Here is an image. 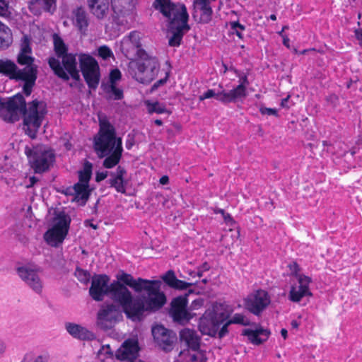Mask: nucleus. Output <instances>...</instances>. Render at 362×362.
Returning <instances> with one entry per match:
<instances>
[{
  "label": "nucleus",
  "instance_id": "0e129e2a",
  "mask_svg": "<svg viewBox=\"0 0 362 362\" xmlns=\"http://www.w3.org/2000/svg\"><path fill=\"white\" fill-rule=\"evenodd\" d=\"M168 76H169V74L168 73H166L165 74V78H161L158 81H157L151 87V92H153L155 91L156 90H157L158 88V87H160V86H163L168 81Z\"/></svg>",
  "mask_w": 362,
  "mask_h": 362
},
{
  "label": "nucleus",
  "instance_id": "09e8293b",
  "mask_svg": "<svg viewBox=\"0 0 362 362\" xmlns=\"http://www.w3.org/2000/svg\"><path fill=\"white\" fill-rule=\"evenodd\" d=\"M163 281L170 288H173L177 278L172 270L168 271L162 277Z\"/></svg>",
  "mask_w": 362,
  "mask_h": 362
},
{
  "label": "nucleus",
  "instance_id": "ddd939ff",
  "mask_svg": "<svg viewBox=\"0 0 362 362\" xmlns=\"http://www.w3.org/2000/svg\"><path fill=\"white\" fill-rule=\"evenodd\" d=\"M120 50L129 59H140L146 56L147 52L142 49L141 33L134 30L124 36L120 42Z\"/></svg>",
  "mask_w": 362,
  "mask_h": 362
},
{
  "label": "nucleus",
  "instance_id": "6e6d98bb",
  "mask_svg": "<svg viewBox=\"0 0 362 362\" xmlns=\"http://www.w3.org/2000/svg\"><path fill=\"white\" fill-rule=\"evenodd\" d=\"M10 13L8 2L5 0H0V16L7 17Z\"/></svg>",
  "mask_w": 362,
  "mask_h": 362
},
{
  "label": "nucleus",
  "instance_id": "f03ea898",
  "mask_svg": "<svg viewBox=\"0 0 362 362\" xmlns=\"http://www.w3.org/2000/svg\"><path fill=\"white\" fill-rule=\"evenodd\" d=\"M99 131L94 137L93 146L99 158H105L117 148L120 137L116 136L115 127L107 118L99 119Z\"/></svg>",
  "mask_w": 362,
  "mask_h": 362
},
{
  "label": "nucleus",
  "instance_id": "3c124183",
  "mask_svg": "<svg viewBox=\"0 0 362 362\" xmlns=\"http://www.w3.org/2000/svg\"><path fill=\"white\" fill-rule=\"evenodd\" d=\"M228 91L223 90L218 93H216L215 91L212 89H209L206 92H204L202 95L199 96V100L202 101L205 99L215 98L216 100L221 101V100L218 98V96L220 95H222L223 93H227Z\"/></svg>",
  "mask_w": 362,
  "mask_h": 362
},
{
  "label": "nucleus",
  "instance_id": "7ed1b4c3",
  "mask_svg": "<svg viewBox=\"0 0 362 362\" xmlns=\"http://www.w3.org/2000/svg\"><path fill=\"white\" fill-rule=\"evenodd\" d=\"M47 113V104L42 100H34L26 104L23 111V125L26 134L32 139L36 137L42 121Z\"/></svg>",
  "mask_w": 362,
  "mask_h": 362
},
{
  "label": "nucleus",
  "instance_id": "39448f33",
  "mask_svg": "<svg viewBox=\"0 0 362 362\" xmlns=\"http://www.w3.org/2000/svg\"><path fill=\"white\" fill-rule=\"evenodd\" d=\"M25 154L28 158L31 168L36 173L48 170L55 159L54 152L43 145L26 146Z\"/></svg>",
  "mask_w": 362,
  "mask_h": 362
},
{
  "label": "nucleus",
  "instance_id": "393cba45",
  "mask_svg": "<svg viewBox=\"0 0 362 362\" xmlns=\"http://www.w3.org/2000/svg\"><path fill=\"white\" fill-rule=\"evenodd\" d=\"M217 0H194L193 1V16L196 18L199 16V22L208 23L212 19L213 4Z\"/></svg>",
  "mask_w": 362,
  "mask_h": 362
},
{
  "label": "nucleus",
  "instance_id": "4be33fe9",
  "mask_svg": "<svg viewBox=\"0 0 362 362\" xmlns=\"http://www.w3.org/2000/svg\"><path fill=\"white\" fill-rule=\"evenodd\" d=\"M222 322L216 313L206 312L199 320V329L203 334L216 337Z\"/></svg>",
  "mask_w": 362,
  "mask_h": 362
},
{
  "label": "nucleus",
  "instance_id": "1a4fd4ad",
  "mask_svg": "<svg viewBox=\"0 0 362 362\" xmlns=\"http://www.w3.org/2000/svg\"><path fill=\"white\" fill-rule=\"evenodd\" d=\"M152 8L166 18L170 29L177 20L189 18L187 8L182 3H175L171 0H154Z\"/></svg>",
  "mask_w": 362,
  "mask_h": 362
},
{
  "label": "nucleus",
  "instance_id": "f3484780",
  "mask_svg": "<svg viewBox=\"0 0 362 362\" xmlns=\"http://www.w3.org/2000/svg\"><path fill=\"white\" fill-rule=\"evenodd\" d=\"M269 293L259 289L247 296L245 299V308L255 315H259L270 304Z\"/></svg>",
  "mask_w": 362,
  "mask_h": 362
},
{
  "label": "nucleus",
  "instance_id": "58836bf2",
  "mask_svg": "<svg viewBox=\"0 0 362 362\" xmlns=\"http://www.w3.org/2000/svg\"><path fill=\"white\" fill-rule=\"evenodd\" d=\"M37 78V74H33L32 71H30L28 74H20L15 81L24 82L23 90L24 93L28 96L31 94L32 89L35 84Z\"/></svg>",
  "mask_w": 362,
  "mask_h": 362
},
{
  "label": "nucleus",
  "instance_id": "603ef678",
  "mask_svg": "<svg viewBox=\"0 0 362 362\" xmlns=\"http://www.w3.org/2000/svg\"><path fill=\"white\" fill-rule=\"evenodd\" d=\"M98 356L101 361H104L105 358L110 357L112 355L111 349L109 345L102 346L98 350Z\"/></svg>",
  "mask_w": 362,
  "mask_h": 362
},
{
  "label": "nucleus",
  "instance_id": "dca6fc26",
  "mask_svg": "<svg viewBox=\"0 0 362 362\" xmlns=\"http://www.w3.org/2000/svg\"><path fill=\"white\" fill-rule=\"evenodd\" d=\"M16 61L19 65L25 66L23 69L18 68L20 74H28L30 71L33 74L38 73V66L35 64V58L32 56L30 41L26 36L23 37Z\"/></svg>",
  "mask_w": 362,
  "mask_h": 362
},
{
  "label": "nucleus",
  "instance_id": "338daca9",
  "mask_svg": "<svg viewBox=\"0 0 362 362\" xmlns=\"http://www.w3.org/2000/svg\"><path fill=\"white\" fill-rule=\"evenodd\" d=\"M202 305H203V300H200V299H197V300H194L192 301V303L191 304V306H190V308H189V309L190 310H191L198 309Z\"/></svg>",
  "mask_w": 362,
  "mask_h": 362
},
{
  "label": "nucleus",
  "instance_id": "f8f14e48",
  "mask_svg": "<svg viewBox=\"0 0 362 362\" xmlns=\"http://www.w3.org/2000/svg\"><path fill=\"white\" fill-rule=\"evenodd\" d=\"M79 64L84 79L90 88L95 89L100 82V68L97 61L86 54H80Z\"/></svg>",
  "mask_w": 362,
  "mask_h": 362
},
{
  "label": "nucleus",
  "instance_id": "4d7b16f0",
  "mask_svg": "<svg viewBox=\"0 0 362 362\" xmlns=\"http://www.w3.org/2000/svg\"><path fill=\"white\" fill-rule=\"evenodd\" d=\"M175 285L173 286V288L178 289V290H185L190 287L193 284L192 283H187L186 281L177 279L176 282H175Z\"/></svg>",
  "mask_w": 362,
  "mask_h": 362
},
{
  "label": "nucleus",
  "instance_id": "f257e3e1",
  "mask_svg": "<svg viewBox=\"0 0 362 362\" xmlns=\"http://www.w3.org/2000/svg\"><path fill=\"white\" fill-rule=\"evenodd\" d=\"M107 296L115 303H118L122 308L127 317L132 320L143 310L141 300L133 299L131 291L119 281H113L110 283Z\"/></svg>",
  "mask_w": 362,
  "mask_h": 362
},
{
  "label": "nucleus",
  "instance_id": "8fccbe9b",
  "mask_svg": "<svg viewBox=\"0 0 362 362\" xmlns=\"http://www.w3.org/2000/svg\"><path fill=\"white\" fill-rule=\"evenodd\" d=\"M230 25L233 33L235 34L240 39H243L242 32L245 30V26L240 24L238 21L230 22Z\"/></svg>",
  "mask_w": 362,
  "mask_h": 362
},
{
  "label": "nucleus",
  "instance_id": "052dcab7",
  "mask_svg": "<svg viewBox=\"0 0 362 362\" xmlns=\"http://www.w3.org/2000/svg\"><path fill=\"white\" fill-rule=\"evenodd\" d=\"M259 112L263 115H274L278 116L277 110L274 108H269L266 107H260Z\"/></svg>",
  "mask_w": 362,
  "mask_h": 362
},
{
  "label": "nucleus",
  "instance_id": "bf43d9fd",
  "mask_svg": "<svg viewBox=\"0 0 362 362\" xmlns=\"http://www.w3.org/2000/svg\"><path fill=\"white\" fill-rule=\"evenodd\" d=\"M40 180L35 176H31L28 178V182H25V187L27 189L34 188L39 185Z\"/></svg>",
  "mask_w": 362,
  "mask_h": 362
},
{
  "label": "nucleus",
  "instance_id": "c85d7f7f",
  "mask_svg": "<svg viewBox=\"0 0 362 362\" xmlns=\"http://www.w3.org/2000/svg\"><path fill=\"white\" fill-rule=\"evenodd\" d=\"M115 281H119L124 286H129L138 293L143 291L144 286L150 283L148 279H144L142 278H138L137 279H135L131 274L125 273L123 271L117 275V280Z\"/></svg>",
  "mask_w": 362,
  "mask_h": 362
},
{
  "label": "nucleus",
  "instance_id": "0eeeda50",
  "mask_svg": "<svg viewBox=\"0 0 362 362\" xmlns=\"http://www.w3.org/2000/svg\"><path fill=\"white\" fill-rule=\"evenodd\" d=\"M159 70V62L156 57L146 56L141 57L136 62L134 68L131 67L130 74L138 82L148 83L157 76Z\"/></svg>",
  "mask_w": 362,
  "mask_h": 362
},
{
  "label": "nucleus",
  "instance_id": "a211bd4d",
  "mask_svg": "<svg viewBox=\"0 0 362 362\" xmlns=\"http://www.w3.org/2000/svg\"><path fill=\"white\" fill-rule=\"evenodd\" d=\"M235 73L239 78V84L233 89L223 93L218 96L221 102L223 103H235L239 99H242L247 95V87L249 86L250 82L247 76L243 72L235 70Z\"/></svg>",
  "mask_w": 362,
  "mask_h": 362
},
{
  "label": "nucleus",
  "instance_id": "4c0bfd02",
  "mask_svg": "<svg viewBox=\"0 0 362 362\" xmlns=\"http://www.w3.org/2000/svg\"><path fill=\"white\" fill-rule=\"evenodd\" d=\"M89 185L78 182L74 184L70 190H74V200L84 205L90 195Z\"/></svg>",
  "mask_w": 362,
  "mask_h": 362
},
{
  "label": "nucleus",
  "instance_id": "72a5a7b5",
  "mask_svg": "<svg viewBox=\"0 0 362 362\" xmlns=\"http://www.w3.org/2000/svg\"><path fill=\"white\" fill-rule=\"evenodd\" d=\"M180 340L186 344L188 348L193 351H197L200 347V337L197 333L188 328H185L180 332Z\"/></svg>",
  "mask_w": 362,
  "mask_h": 362
},
{
  "label": "nucleus",
  "instance_id": "a18cd8bd",
  "mask_svg": "<svg viewBox=\"0 0 362 362\" xmlns=\"http://www.w3.org/2000/svg\"><path fill=\"white\" fill-rule=\"evenodd\" d=\"M228 324H235L243 326L250 325V320L243 313H235L228 320Z\"/></svg>",
  "mask_w": 362,
  "mask_h": 362
},
{
  "label": "nucleus",
  "instance_id": "4468645a",
  "mask_svg": "<svg viewBox=\"0 0 362 362\" xmlns=\"http://www.w3.org/2000/svg\"><path fill=\"white\" fill-rule=\"evenodd\" d=\"M40 269L34 266L25 265L16 268L20 279L35 293L40 295L44 288V282L40 276Z\"/></svg>",
  "mask_w": 362,
  "mask_h": 362
},
{
  "label": "nucleus",
  "instance_id": "2eb2a0df",
  "mask_svg": "<svg viewBox=\"0 0 362 362\" xmlns=\"http://www.w3.org/2000/svg\"><path fill=\"white\" fill-rule=\"evenodd\" d=\"M187 305V296H177L171 300L169 315L174 322L185 325L193 318L194 315L191 313Z\"/></svg>",
  "mask_w": 362,
  "mask_h": 362
},
{
  "label": "nucleus",
  "instance_id": "cd10ccee",
  "mask_svg": "<svg viewBox=\"0 0 362 362\" xmlns=\"http://www.w3.org/2000/svg\"><path fill=\"white\" fill-rule=\"evenodd\" d=\"M28 7L34 15H40L42 11L53 14L57 8V0H30Z\"/></svg>",
  "mask_w": 362,
  "mask_h": 362
},
{
  "label": "nucleus",
  "instance_id": "9b49d317",
  "mask_svg": "<svg viewBox=\"0 0 362 362\" xmlns=\"http://www.w3.org/2000/svg\"><path fill=\"white\" fill-rule=\"evenodd\" d=\"M79 64L84 79L90 88L95 89L100 82V68L97 61L86 54H80Z\"/></svg>",
  "mask_w": 362,
  "mask_h": 362
},
{
  "label": "nucleus",
  "instance_id": "5fc2aeb1",
  "mask_svg": "<svg viewBox=\"0 0 362 362\" xmlns=\"http://www.w3.org/2000/svg\"><path fill=\"white\" fill-rule=\"evenodd\" d=\"M98 55L103 59H107L113 55L112 50L107 46H101L98 48Z\"/></svg>",
  "mask_w": 362,
  "mask_h": 362
},
{
  "label": "nucleus",
  "instance_id": "c756f323",
  "mask_svg": "<svg viewBox=\"0 0 362 362\" xmlns=\"http://www.w3.org/2000/svg\"><path fill=\"white\" fill-rule=\"evenodd\" d=\"M189 18L185 19H179L177 22L172 25V28L175 27V31L172 37L169 40V45L172 47L180 46L185 33L189 30L190 27L188 25Z\"/></svg>",
  "mask_w": 362,
  "mask_h": 362
},
{
  "label": "nucleus",
  "instance_id": "7c9ffc66",
  "mask_svg": "<svg viewBox=\"0 0 362 362\" xmlns=\"http://www.w3.org/2000/svg\"><path fill=\"white\" fill-rule=\"evenodd\" d=\"M65 328L71 336L80 340H93L95 338L93 332L78 324L66 322Z\"/></svg>",
  "mask_w": 362,
  "mask_h": 362
},
{
  "label": "nucleus",
  "instance_id": "aec40b11",
  "mask_svg": "<svg viewBox=\"0 0 362 362\" xmlns=\"http://www.w3.org/2000/svg\"><path fill=\"white\" fill-rule=\"evenodd\" d=\"M122 317L119 305L113 303L103 305L98 313V324L103 329L111 328Z\"/></svg>",
  "mask_w": 362,
  "mask_h": 362
},
{
  "label": "nucleus",
  "instance_id": "473e14b6",
  "mask_svg": "<svg viewBox=\"0 0 362 362\" xmlns=\"http://www.w3.org/2000/svg\"><path fill=\"white\" fill-rule=\"evenodd\" d=\"M270 332L262 327H258L255 329H245L242 334L247 337L248 340L253 344L259 345L267 341L269 338Z\"/></svg>",
  "mask_w": 362,
  "mask_h": 362
},
{
  "label": "nucleus",
  "instance_id": "79ce46f5",
  "mask_svg": "<svg viewBox=\"0 0 362 362\" xmlns=\"http://www.w3.org/2000/svg\"><path fill=\"white\" fill-rule=\"evenodd\" d=\"M11 42V30L0 21V47H8Z\"/></svg>",
  "mask_w": 362,
  "mask_h": 362
},
{
  "label": "nucleus",
  "instance_id": "680f3d73",
  "mask_svg": "<svg viewBox=\"0 0 362 362\" xmlns=\"http://www.w3.org/2000/svg\"><path fill=\"white\" fill-rule=\"evenodd\" d=\"M211 267L208 262H205L199 267H197V276L202 277L204 272H207L210 269Z\"/></svg>",
  "mask_w": 362,
  "mask_h": 362
},
{
  "label": "nucleus",
  "instance_id": "37998d69",
  "mask_svg": "<svg viewBox=\"0 0 362 362\" xmlns=\"http://www.w3.org/2000/svg\"><path fill=\"white\" fill-rule=\"evenodd\" d=\"M93 165L89 161H86L83 169L78 172V182L89 185L92 175Z\"/></svg>",
  "mask_w": 362,
  "mask_h": 362
},
{
  "label": "nucleus",
  "instance_id": "c9c22d12",
  "mask_svg": "<svg viewBox=\"0 0 362 362\" xmlns=\"http://www.w3.org/2000/svg\"><path fill=\"white\" fill-rule=\"evenodd\" d=\"M0 74L8 77L9 79L16 80L20 73L16 63L8 59H0Z\"/></svg>",
  "mask_w": 362,
  "mask_h": 362
},
{
  "label": "nucleus",
  "instance_id": "13d9d810",
  "mask_svg": "<svg viewBox=\"0 0 362 362\" xmlns=\"http://www.w3.org/2000/svg\"><path fill=\"white\" fill-rule=\"evenodd\" d=\"M288 268H289V271L291 272V275L296 276L297 278V279H298V276L301 275L300 274H299V272H300L299 265L296 262H293L288 264Z\"/></svg>",
  "mask_w": 362,
  "mask_h": 362
},
{
  "label": "nucleus",
  "instance_id": "9d476101",
  "mask_svg": "<svg viewBox=\"0 0 362 362\" xmlns=\"http://www.w3.org/2000/svg\"><path fill=\"white\" fill-rule=\"evenodd\" d=\"M25 107V100L20 93L0 100V117L7 122H15L19 120Z\"/></svg>",
  "mask_w": 362,
  "mask_h": 362
},
{
  "label": "nucleus",
  "instance_id": "f704fd0d",
  "mask_svg": "<svg viewBox=\"0 0 362 362\" xmlns=\"http://www.w3.org/2000/svg\"><path fill=\"white\" fill-rule=\"evenodd\" d=\"M125 174V169L119 165L115 173H111L110 175L112 177L108 180L110 187H114L117 192L122 194L126 192V182L124 180Z\"/></svg>",
  "mask_w": 362,
  "mask_h": 362
},
{
  "label": "nucleus",
  "instance_id": "a878e982",
  "mask_svg": "<svg viewBox=\"0 0 362 362\" xmlns=\"http://www.w3.org/2000/svg\"><path fill=\"white\" fill-rule=\"evenodd\" d=\"M139 344L137 340L129 339L125 340L116 352V357L120 361H132L139 356Z\"/></svg>",
  "mask_w": 362,
  "mask_h": 362
},
{
  "label": "nucleus",
  "instance_id": "412c9836",
  "mask_svg": "<svg viewBox=\"0 0 362 362\" xmlns=\"http://www.w3.org/2000/svg\"><path fill=\"white\" fill-rule=\"evenodd\" d=\"M110 287V277L106 274L95 275L93 277L89 289L90 296L96 301H101L107 296Z\"/></svg>",
  "mask_w": 362,
  "mask_h": 362
},
{
  "label": "nucleus",
  "instance_id": "864d4df0",
  "mask_svg": "<svg viewBox=\"0 0 362 362\" xmlns=\"http://www.w3.org/2000/svg\"><path fill=\"white\" fill-rule=\"evenodd\" d=\"M122 74L118 69H112L109 76V83L107 84H115L121 79Z\"/></svg>",
  "mask_w": 362,
  "mask_h": 362
},
{
  "label": "nucleus",
  "instance_id": "c03bdc74",
  "mask_svg": "<svg viewBox=\"0 0 362 362\" xmlns=\"http://www.w3.org/2000/svg\"><path fill=\"white\" fill-rule=\"evenodd\" d=\"M146 105L149 113H157V114H163L165 112H168L165 105L163 103L156 102H150L146 101Z\"/></svg>",
  "mask_w": 362,
  "mask_h": 362
},
{
  "label": "nucleus",
  "instance_id": "ea45409f",
  "mask_svg": "<svg viewBox=\"0 0 362 362\" xmlns=\"http://www.w3.org/2000/svg\"><path fill=\"white\" fill-rule=\"evenodd\" d=\"M102 88L108 100H119L124 97L122 89L117 88L115 84H102Z\"/></svg>",
  "mask_w": 362,
  "mask_h": 362
},
{
  "label": "nucleus",
  "instance_id": "2f4dec72",
  "mask_svg": "<svg viewBox=\"0 0 362 362\" xmlns=\"http://www.w3.org/2000/svg\"><path fill=\"white\" fill-rule=\"evenodd\" d=\"M90 13L98 19L105 18L109 11L110 0H87Z\"/></svg>",
  "mask_w": 362,
  "mask_h": 362
},
{
  "label": "nucleus",
  "instance_id": "bb28decb",
  "mask_svg": "<svg viewBox=\"0 0 362 362\" xmlns=\"http://www.w3.org/2000/svg\"><path fill=\"white\" fill-rule=\"evenodd\" d=\"M71 14L72 24L81 34L86 35L89 25V18L85 8L82 6L76 7L72 11Z\"/></svg>",
  "mask_w": 362,
  "mask_h": 362
},
{
  "label": "nucleus",
  "instance_id": "6ab92c4d",
  "mask_svg": "<svg viewBox=\"0 0 362 362\" xmlns=\"http://www.w3.org/2000/svg\"><path fill=\"white\" fill-rule=\"evenodd\" d=\"M134 6V0H120L118 8L112 5L113 23L118 26H127L133 17Z\"/></svg>",
  "mask_w": 362,
  "mask_h": 362
},
{
  "label": "nucleus",
  "instance_id": "774afa93",
  "mask_svg": "<svg viewBox=\"0 0 362 362\" xmlns=\"http://www.w3.org/2000/svg\"><path fill=\"white\" fill-rule=\"evenodd\" d=\"M107 175L108 173L107 171L97 173L95 176L96 182H100L105 180L107 177Z\"/></svg>",
  "mask_w": 362,
  "mask_h": 362
},
{
  "label": "nucleus",
  "instance_id": "6e6552de",
  "mask_svg": "<svg viewBox=\"0 0 362 362\" xmlns=\"http://www.w3.org/2000/svg\"><path fill=\"white\" fill-rule=\"evenodd\" d=\"M71 223L70 216L64 211L58 213L53 221V226L44 234L46 243L52 247L62 243L68 234Z\"/></svg>",
  "mask_w": 362,
  "mask_h": 362
},
{
  "label": "nucleus",
  "instance_id": "e2e57ef3",
  "mask_svg": "<svg viewBox=\"0 0 362 362\" xmlns=\"http://www.w3.org/2000/svg\"><path fill=\"white\" fill-rule=\"evenodd\" d=\"M230 325V324H228V320H227L222 326V327L218 329V333L216 335H218V338L221 339L223 337H225L228 333V327Z\"/></svg>",
  "mask_w": 362,
  "mask_h": 362
},
{
  "label": "nucleus",
  "instance_id": "5701e85b",
  "mask_svg": "<svg viewBox=\"0 0 362 362\" xmlns=\"http://www.w3.org/2000/svg\"><path fill=\"white\" fill-rule=\"evenodd\" d=\"M152 334L158 345L164 351H169L176 339L175 334L163 325H156L152 328Z\"/></svg>",
  "mask_w": 362,
  "mask_h": 362
},
{
  "label": "nucleus",
  "instance_id": "a19ab883",
  "mask_svg": "<svg viewBox=\"0 0 362 362\" xmlns=\"http://www.w3.org/2000/svg\"><path fill=\"white\" fill-rule=\"evenodd\" d=\"M53 45L54 51L56 55V58H59L67 54L69 47L68 45L64 42V40L57 33L53 34Z\"/></svg>",
  "mask_w": 362,
  "mask_h": 362
},
{
  "label": "nucleus",
  "instance_id": "de8ad7c7",
  "mask_svg": "<svg viewBox=\"0 0 362 362\" xmlns=\"http://www.w3.org/2000/svg\"><path fill=\"white\" fill-rule=\"evenodd\" d=\"M74 275L77 278V279L82 284H87L90 281V273L88 271L84 270L80 267L76 268Z\"/></svg>",
  "mask_w": 362,
  "mask_h": 362
},
{
  "label": "nucleus",
  "instance_id": "423d86ee",
  "mask_svg": "<svg viewBox=\"0 0 362 362\" xmlns=\"http://www.w3.org/2000/svg\"><path fill=\"white\" fill-rule=\"evenodd\" d=\"M47 62L54 74L64 81H68L70 77L75 80L79 78L76 54L69 53L59 58L50 57Z\"/></svg>",
  "mask_w": 362,
  "mask_h": 362
},
{
  "label": "nucleus",
  "instance_id": "b1692460",
  "mask_svg": "<svg viewBox=\"0 0 362 362\" xmlns=\"http://www.w3.org/2000/svg\"><path fill=\"white\" fill-rule=\"evenodd\" d=\"M311 279L305 275L298 276V285H293L288 294V299L295 303L299 302L303 297L311 296L313 294L310 291Z\"/></svg>",
  "mask_w": 362,
  "mask_h": 362
},
{
  "label": "nucleus",
  "instance_id": "e433bc0d",
  "mask_svg": "<svg viewBox=\"0 0 362 362\" xmlns=\"http://www.w3.org/2000/svg\"><path fill=\"white\" fill-rule=\"evenodd\" d=\"M122 139H119L117 146L115 151H112L110 154L105 156V158L103 163V166L106 168H112L116 166L122 158Z\"/></svg>",
  "mask_w": 362,
  "mask_h": 362
},
{
  "label": "nucleus",
  "instance_id": "49530a36",
  "mask_svg": "<svg viewBox=\"0 0 362 362\" xmlns=\"http://www.w3.org/2000/svg\"><path fill=\"white\" fill-rule=\"evenodd\" d=\"M49 357L46 354H27L21 362H48Z\"/></svg>",
  "mask_w": 362,
  "mask_h": 362
},
{
  "label": "nucleus",
  "instance_id": "20e7f679",
  "mask_svg": "<svg viewBox=\"0 0 362 362\" xmlns=\"http://www.w3.org/2000/svg\"><path fill=\"white\" fill-rule=\"evenodd\" d=\"M150 283L143 287L147 296H144L141 300L143 310L136 317H132L134 321H139L142 319L145 311L156 312L160 310L166 303V296L160 291V281L158 280H148Z\"/></svg>",
  "mask_w": 362,
  "mask_h": 362
},
{
  "label": "nucleus",
  "instance_id": "69168bd1",
  "mask_svg": "<svg viewBox=\"0 0 362 362\" xmlns=\"http://www.w3.org/2000/svg\"><path fill=\"white\" fill-rule=\"evenodd\" d=\"M135 136L134 134H129L127 136L125 146L128 150H130L135 144Z\"/></svg>",
  "mask_w": 362,
  "mask_h": 362
}]
</instances>
